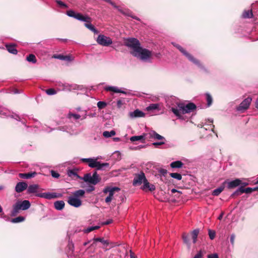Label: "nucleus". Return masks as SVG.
<instances>
[{"label":"nucleus","mask_w":258,"mask_h":258,"mask_svg":"<svg viewBox=\"0 0 258 258\" xmlns=\"http://www.w3.org/2000/svg\"><path fill=\"white\" fill-rule=\"evenodd\" d=\"M81 161L84 163H87L89 167L96 168L97 170H103L109 167V164L108 163H101L97 161V159L82 158L81 159Z\"/></svg>","instance_id":"1"},{"label":"nucleus","mask_w":258,"mask_h":258,"mask_svg":"<svg viewBox=\"0 0 258 258\" xmlns=\"http://www.w3.org/2000/svg\"><path fill=\"white\" fill-rule=\"evenodd\" d=\"M31 204L29 201L24 200L22 202H17L13 206V210L11 212V215L12 216H15L20 210H26L30 207Z\"/></svg>","instance_id":"2"},{"label":"nucleus","mask_w":258,"mask_h":258,"mask_svg":"<svg viewBox=\"0 0 258 258\" xmlns=\"http://www.w3.org/2000/svg\"><path fill=\"white\" fill-rule=\"evenodd\" d=\"M124 45L133 49V51L131 52L133 55H134V54L141 47L140 41L135 38H128L124 39Z\"/></svg>","instance_id":"3"},{"label":"nucleus","mask_w":258,"mask_h":258,"mask_svg":"<svg viewBox=\"0 0 258 258\" xmlns=\"http://www.w3.org/2000/svg\"><path fill=\"white\" fill-rule=\"evenodd\" d=\"M82 179L85 182H88L92 185H96L100 182L101 178L97 172L95 171L92 175L90 173L84 174Z\"/></svg>","instance_id":"4"},{"label":"nucleus","mask_w":258,"mask_h":258,"mask_svg":"<svg viewBox=\"0 0 258 258\" xmlns=\"http://www.w3.org/2000/svg\"><path fill=\"white\" fill-rule=\"evenodd\" d=\"M172 44L178 49L182 54L184 55L189 61L193 62L194 63L201 66V63L199 60L195 58L191 54L188 53L184 48L181 47L180 45L176 44L174 42H172Z\"/></svg>","instance_id":"5"},{"label":"nucleus","mask_w":258,"mask_h":258,"mask_svg":"<svg viewBox=\"0 0 258 258\" xmlns=\"http://www.w3.org/2000/svg\"><path fill=\"white\" fill-rule=\"evenodd\" d=\"M177 106L179 110L181 111L182 114L190 113L197 108L196 104L192 102L188 103L187 104L183 103H179L177 104Z\"/></svg>","instance_id":"6"},{"label":"nucleus","mask_w":258,"mask_h":258,"mask_svg":"<svg viewBox=\"0 0 258 258\" xmlns=\"http://www.w3.org/2000/svg\"><path fill=\"white\" fill-rule=\"evenodd\" d=\"M133 56L139 57L142 60H145L151 57L152 52L147 49L140 47Z\"/></svg>","instance_id":"7"},{"label":"nucleus","mask_w":258,"mask_h":258,"mask_svg":"<svg viewBox=\"0 0 258 258\" xmlns=\"http://www.w3.org/2000/svg\"><path fill=\"white\" fill-rule=\"evenodd\" d=\"M251 101L252 99L251 97H247L236 107V110L240 111L241 112H244L249 108Z\"/></svg>","instance_id":"8"},{"label":"nucleus","mask_w":258,"mask_h":258,"mask_svg":"<svg viewBox=\"0 0 258 258\" xmlns=\"http://www.w3.org/2000/svg\"><path fill=\"white\" fill-rule=\"evenodd\" d=\"M97 42L100 45L108 46L112 43L111 39L103 35H99L97 39Z\"/></svg>","instance_id":"9"},{"label":"nucleus","mask_w":258,"mask_h":258,"mask_svg":"<svg viewBox=\"0 0 258 258\" xmlns=\"http://www.w3.org/2000/svg\"><path fill=\"white\" fill-rule=\"evenodd\" d=\"M254 191V188L247 187L246 188H244L243 187H240L231 195L230 197L235 198L236 197H237L243 193L250 194Z\"/></svg>","instance_id":"10"},{"label":"nucleus","mask_w":258,"mask_h":258,"mask_svg":"<svg viewBox=\"0 0 258 258\" xmlns=\"http://www.w3.org/2000/svg\"><path fill=\"white\" fill-rule=\"evenodd\" d=\"M146 179L145 173L143 172H141L140 174L135 175L133 181V184L134 186L141 185L142 182L144 183Z\"/></svg>","instance_id":"11"},{"label":"nucleus","mask_w":258,"mask_h":258,"mask_svg":"<svg viewBox=\"0 0 258 258\" xmlns=\"http://www.w3.org/2000/svg\"><path fill=\"white\" fill-rule=\"evenodd\" d=\"M224 183L225 186L228 189H233L239 186L241 183V180L239 178H237L231 181L225 180Z\"/></svg>","instance_id":"12"},{"label":"nucleus","mask_w":258,"mask_h":258,"mask_svg":"<svg viewBox=\"0 0 258 258\" xmlns=\"http://www.w3.org/2000/svg\"><path fill=\"white\" fill-rule=\"evenodd\" d=\"M68 202L70 205L76 208L79 207L82 205V201L80 199L76 198L74 196L70 197Z\"/></svg>","instance_id":"13"},{"label":"nucleus","mask_w":258,"mask_h":258,"mask_svg":"<svg viewBox=\"0 0 258 258\" xmlns=\"http://www.w3.org/2000/svg\"><path fill=\"white\" fill-rule=\"evenodd\" d=\"M37 197L43 198L46 199L50 200L52 199H55L58 197V196L56 195V193H49V192H43L36 194Z\"/></svg>","instance_id":"14"},{"label":"nucleus","mask_w":258,"mask_h":258,"mask_svg":"<svg viewBox=\"0 0 258 258\" xmlns=\"http://www.w3.org/2000/svg\"><path fill=\"white\" fill-rule=\"evenodd\" d=\"M120 190V188L118 187H113L111 188V189L109 192V195L106 197L105 201L106 203H109L112 200L113 196L115 191H118Z\"/></svg>","instance_id":"15"},{"label":"nucleus","mask_w":258,"mask_h":258,"mask_svg":"<svg viewBox=\"0 0 258 258\" xmlns=\"http://www.w3.org/2000/svg\"><path fill=\"white\" fill-rule=\"evenodd\" d=\"M28 187L27 184L25 182H18L15 187V190L17 192H21Z\"/></svg>","instance_id":"16"},{"label":"nucleus","mask_w":258,"mask_h":258,"mask_svg":"<svg viewBox=\"0 0 258 258\" xmlns=\"http://www.w3.org/2000/svg\"><path fill=\"white\" fill-rule=\"evenodd\" d=\"M147 138H148L149 139L154 138L155 139L157 140H163L165 139L164 138L160 135L159 134H157L155 131H152L150 132V133L147 134Z\"/></svg>","instance_id":"17"},{"label":"nucleus","mask_w":258,"mask_h":258,"mask_svg":"<svg viewBox=\"0 0 258 258\" xmlns=\"http://www.w3.org/2000/svg\"><path fill=\"white\" fill-rule=\"evenodd\" d=\"M146 136H147V134H143L141 136L131 137L130 140L132 142L140 141L141 143H144L145 142Z\"/></svg>","instance_id":"18"},{"label":"nucleus","mask_w":258,"mask_h":258,"mask_svg":"<svg viewBox=\"0 0 258 258\" xmlns=\"http://www.w3.org/2000/svg\"><path fill=\"white\" fill-rule=\"evenodd\" d=\"M7 50L9 51V52L12 53L13 54H17L18 53V51L16 48L17 45L15 43L11 44H7L5 45Z\"/></svg>","instance_id":"19"},{"label":"nucleus","mask_w":258,"mask_h":258,"mask_svg":"<svg viewBox=\"0 0 258 258\" xmlns=\"http://www.w3.org/2000/svg\"><path fill=\"white\" fill-rule=\"evenodd\" d=\"M52 58L59 59L68 61H72L73 59L71 55H64L62 54H54Z\"/></svg>","instance_id":"20"},{"label":"nucleus","mask_w":258,"mask_h":258,"mask_svg":"<svg viewBox=\"0 0 258 258\" xmlns=\"http://www.w3.org/2000/svg\"><path fill=\"white\" fill-rule=\"evenodd\" d=\"M76 19L85 22H89L92 21V19L88 16H84L81 13H78L76 17Z\"/></svg>","instance_id":"21"},{"label":"nucleus","mask_w":258,"mask_h":258,"mask_svg":"<svg viewBox=\"0 0 258 258\" xmlns=\"http://www.w3.org/2000/svg\"><path fill=\"white\" fill-rule=\"evenodd\" d=\"M119 11L122 15H123L124 16L130 17H131L134 19H136L137 20H138V21L140 20L138 17L134 16L133 14V13L128 9L125 10H119Z\"/></svg>","instance_id":"22"},{"label":"nucleus","mask_w":258,"mask_h":258,"mask_svg":"<svg viewBox=\"0 0 258 258\" xmlns=\"http://www.w3.org/2000/svg\"><path fill=\"white\" fill-rule=\"evenodd\" d=\"M130 115L131 117H144L145 114L143 111L136 109L134 111L130 112Z\"/></svg>","instance_id":"23"},{"label":"nucleus","mask_w":258,"mask_h":258,"mask_svg":"<svg viewBox=\"0 0 258 258\" xmlns=\"http://www.w3.org/2000/svg\"><path fill=\"white\" fill-rule=\"evenodd\" d=\"M36 174H37V173L36 172L24 173H20L19 174V176L21 178L29 179V178L34 177Z\"/></svg>","instance_id":"24"},{"label":"nucleus","mask_w":258,"mask_h":258,"mask_svg":"<svg viewBox=\"0 0 258 258\" xmlns=\"http://www.w3.org/2000/svg\"><path fill=\"white\" fill-rule=\"evenodd\" d=\"M65 203L63 201H57L54 203V207L57 210H61L64 207Z\"/></svg>","instance_id":"25"},{"label":"nucleus","mask_w":258,"mask_h":258,"mask_svg":"<svg viewBox=\"0 0 258 258\" xmlns=\"http://www.w3.org/2000/svg\"><path fill=\"white\" fill-rule=\"evenodd\" d=\"M225 187L226 186L224 184V183L223 182L219 187L214 189L213 191L212 195L215 196H219L221 193V192L224 190Z\"/></svg>","instance_id":"26"},{"label":"nucleus","mask_w":258,"mask_h":258,"mask_svg":"<svg viewBox=\"0 0 258 258\" xmlns=\"http://www.w3.org/2000/svg\"><path fill=\"white\" fill-rule=\"evenodd\" d=\"M68 175L69 176L72 178L76 177V178H79L82 179V177L79 176L77 173V170L76 169H71L68 171Z\"/></svg>","instance_id":"27"},{"label":"nucleus","mask_w":258,"mask_h":258,"mask_svg":"<svg viewBox=\"0 0 258 258\" xmlns=\"http://www.w3.org/2000/svg\"><path fill=\"white\" fill-rule=\"evenodd\" d=\"M143 189L148 188L150 191H153L155 189V186L154 184H150L146 179L145 180L143 185Z\"/></svg>","instance_id":"28"},{"label":"nucleus","mask_w":258,"mask_h":258,"mask_svg":"<svg viewBox=\"0 0 258 258\" xmlns=\"http://www.w3.org/2000/svg\"><path fill=\"white\" fill-rule=\"evenodd\" d=\"M38 188L39 186L37 184L30 185L28 187V192L29 194L35 193L37 191Z\"/></svg>","instance_id":"29"},{"label":"nucleus","mask_w":258,"mask_h":258,"mask_svg":"<svg viewBox=\"0 0 258 258\" xmlns=\"http://www.w3.org/2000/svg\"><path fill=\"white\" fill-rule=\"evenodd\" d=\"M170 165L173 168H180L182 167L183 163L180 161H176L171 163Z\"/></svg>","instance_id":"30"},{"label":"nucleus","mask_w":258,"mask_h":258,"mask_svg":"<svg viewBox=\"0 0 258 258\" xmlns=\"http://www.w3.org/2000/svg\"><path fill=\"white\" fill-rule=\"evenodd\" d=\"M85 26L88 29L93 32L94 33L97 34L98 33V30L95 28V27L91 24V21L89 22H86L84 24Z\"/></svg>","instance_id":"31"},{"label":"nucleus","mask_w":258,"mask_h":258,"mask_svg":"<svg viewBox=\"0 0 258 258\" xmlns=\"http://www.w3.org/2000/svg\"><path fill=\"white\" fill-rule=\"evenodd\" d=\"M106 90L109 91H112L115 93H121L122 94H126V92L122 91L115 87H108L106 88Z\"/></svg>","instance_id":"32"},{"label":"nucleus","mask_w":258,"mask_h":258,"mask_svg":"<svg viewBox=\"0 0 258 258\" xmlns=\"http://www.w3.org/2000/svg\"><path fill=\"white\" fill-rule=\"evenodd\" d=\"M200 230L199 229H195L191 232V236L192 239L193 243H195L197 240V237L199 234Z\"/></svg>","instance_id":"33"},{"label":"nucleus","mask_w":258,"mask_h":258,"mask_svg":"<svg viewBox=\"0 0 258 258\" xmlns=\"http://www.w3.org/2000/svg\"><path fill=\"white\" fill-rule=\"evenodd\" d=\"M182 239L184 243L186 244L188 247H190V236L186 233H183L182 234Z\"/></svg>","instance_id":"34"},{"label":"nucleus","mask_w":258,"mask_h":258,"mask_svg":"<svg viewBox=\"0 0 258 258\" xmlns=\"http://www.w3.org/2000/svg\"><path fill=\"white\" fill-rule=\"evenodd\" d=\"M242 17L244 19L252 18L253 17L252 10H245L242 13Z\"/></svg>","instance_id":"35"},{"label":"nucleus","mask_w":258,"mask_h":258,"mask_svg":"<svg viewBox=\"0 0 258 258\" xmlns=\"http://www.w3.org/2000/svg\"><path fill=\"white\" fill-rule=\"evenodd\" d=\"M85 191L83 189H79L78 190L75 191L74 192H73V196L76 198H79V197H82L85 195Z\"/></svg>","instance_id":"36"},{"label":"nucleus","mask_w":258,"mask_h":258,"mask_svg":"<svg viewBox=\"0 0 258 258\" xmlns=\"http://www.w3.org/2000/svg\"><path fill=\"white\" fill-rule=\"evenodd\" d=\"M93 240L95 242H100L106 246L109 245L110 241L108 240H104L103 238H94Z\"/></svg>","instance_id":"37"},{"label":"nucleus","mask_w":258,"mask_h":258,"mask_svg":"<svg viewBox=\"0 0 258 258\" xmlns=\"http://www.w3.org/2000/svg\"><path fill=\"white\" fill-rule=\"evenodd\" d=\"M26 60L33 63H35L37 62L36 57L33 54H30L28 55L26 57Z\"/></svg>","instance_id":"38"},{"label":"nucleus","mask_w":258,"mask_h":258,"mask_svg":"<svg viewBox=\"0 0 258 258\" xmlns=\"http://www.w3.org/2000/svg\"><path fill=\"white\" fill-rule=\"evenodd\" d=\"M171 111L176 116L178 117L179 118L182 117V114L181 113V111L179 110V108L177 109L172 107L171 108Z\"/></svg>","instance_id":"39"},{"label":"nucleus","mask_w":258,"mask_h":258,"mask_svg":"<svg viewBox=\"0 0 258 258\" xmlns=\"http://www.w3.org/2000/svg\"><path fill=\"white\" fill-rule=\"evenodd\" d=\"M116 133L114 131L112 130L110 132L104 131L103 133V136L105 138H109L115 135Z\"/></svg>","instance_id":"40"},{"label":"nucleus","mask_w":258,"mask_h":258,"mask_svg":"<svg viewBox=\"0 0 258 258\" xmlns=\"http://www.w3.org/2000/svg\"><path fill=\"white\" fill-rule=\"evenodd\" d=\"M206 99H207V106L208 107H209L212 104L213 99H212L211 95L209 93H207L206 94Z\"/></svg>","instance_id":"41"},{"label":"nucleus","mask_w":258,"mask_h":258,"mask_svg":"<svg viewBox=\"0 0 258 258\" xmlns=\"http://www.w3.org/2000/svg\"><path fill=\"white\" fill-rule=\"evenodd\" d=\"M169 175L171 177L178 180H180L182 179V175L178 173H171Z\"/></svg>","instance_id":"42"},{"label":"nucleus","mask_w":258,"mask_h":258,"mask_svg":"<svg viewBox=\"0 0 258 258\" xmlns=\"http://www.w3.org/2000/svg\"><path fill=\"white\" fill-rule=\"evenodd\" d=\"M25 218L22 216H19L15 218H13L11 219V222L12 223H19L24 221Z\"/></svg>","instance_id":"43"},{"label":"nucleus","mask_w":258,"mask_h":258,"mask_svg":"<svg viewBox=\"0 0 258 258\" xmlns=\"http://www.w3.org/2000/svg\"><path fill=\"white\" fill-rule=\"evenodd\" d=\"M159 107V105L158 104H151L149 106L147 107V110L148 111L153 110L157 109Z\"/></svg>","instance_id":"44"},{"label":"nucleus","mask_w":258,"mask_h":258,"mask_svg":"<svg viewBox=\"0 0 258 258\" xmlns=\"http://www.w3.org/2000/svg\"><path fill=\"white\" fill-rule=\"evenodd\" d=\"M97 105L99 109H102L107 106V103L104 101H99Z\"/></svg>","instance_id":"45"},{"label":"nucleus","mask_w":258,"mask_h":258,"mask_svg":"<svg viewBox=\"0 0 258 258\" xmlns=\"http://www.w3.org/2000/svg\"><path fill=\"white\" fill-rule=\"evenodd\" d=\"M67 14L69 17H73L76 19V17L77 16L78 13H76L74 11L71 10L67 12Z\"/></svg>","instance_id":"46"},{"label":"nucleus","mask_w":258,"mask_h":258,"mask_svg":"<svg viewBox=\"0 0 258 258\" xmlns=\"http://www.w3.org/2000/svg\"><path fill=\"white\" fill-rule=\"evenodd\" d=\"M208 234L209 235V237L211 239L213 240L215 238V235H216V233H215V231L212 230L211 229H209Z\"/></svg>","instance_id":"47"},{"label":"nucleus","mask_w":258,"mask_h":258,"mask_svg":"<svg viewBox=\"0 0 258 258\" xmlns=\"http://www.w3.org/2000/svg\"><path fill=\"white\" fill-rule=\"evenodd\" d=\"M100 228V226H92L88 227L86 230V233L90 232L93 230L98 229Z\"/></svg>","instance_id":"48"},{"label":"nucleus","mask_w":258,"mask_h":258,"mask_svg":"<svg viewBox=\"0 0 258 258\" xmlns=\"http://www.w3.org/2000/svg\"><path fill=\"white\" fill-rule=\"evenodd\" d=\"M45 92L47 94L49 95H54L56 93V91L53 88L47 89L46 90Z\"/></svg>","instance_id":"49"},{"label":"nucleus","mask_w":258,"mask_h":258,"mask_svg":"<svg viewBox=\"0 0 258 258\" xmlns=\"http://www.w3.org/2000/svg\"><path fill=\"white\" fill-rule=\"evenodd\" d=\"M205 253V251L204 250H201L195 255L194 258H202Z\"/></svg>","instance_id":"50"},{"label":"nucleus","mask_w":258,"mask_h":258,"mask_svg":"<svg viewBox=\"0 0 258 258\" xmlns=\"http://www.w3.org/2000/svg\"><path fill=\"white\" fill-rule=\"evenodd\" d=\"M72 117H73L75 119H78L81 117V116L78 114L70 113L69 114V117L71 118Z\"/></svg>","instance_id":"51"},{"label":"nucleus","mask_w":258,"mask_h":258,"mask_svg":"<svg viewBox=\"0 0 258 258\" xmlns=\"http://www.w3.org/2000/svg\"><path fill=\"white\" fill-rule=\"evenodd\" d=\"M51 174L53 177L56 178H58L60 176V174L58 172H57L54 170L51 171Z\"/></svg>","instance_id":"52"},{"label":"nucleus","mask_w":258,"mask_h":258,"mask_svg":"<svg viewBox=\"0 0 258 258\" xmlns=\"http://www.w3.org/2000/svg\"><path fill=\"white\" fill-rule=\"evenodd\" d=\"M56 3H57V5H58L59 6H60L61 7H63L66 8H68V6L61 1L56 0Z\"/></svg>","instance_id":"53"},{"label":"nucleus","mask_w":258,"mask_h":258,"mask_svg":"<svg viewBox=\"0 0 258 258\" xmlns=\"http://www.w3.org/2000/svg\"><path fill=\"white\" fill-rule=\"evenodd\" d=\"M159 172L162 175L164 176H165L166 174L167 173V170L163 168L160 169Z\"/></svg>","instance_id":"54"},{"label":"nucleus","mask_w":258,"mask_h":258,"mask_svg":"<svg viewBox=\"0 0 258 258\" xmlns=\"http://www.w3.org/2000/svg\"><path fill=\"white\" fill-rule=\"evenodd\" d=\"M94 190H95V187H94V186L90 185L88 186V188L86 189V191L88 192H90Z\"/></svg>","instance_id":"55"},{"label":"nucleus","mask_w":258,"mask_h":258,"mask_svg":"<svg viewBox=\"0 0 258 258\" xmlns=\"http://www.w3.org/2000/svg\"><path fill=\"white\" fill-rule=\"evenodd\" d=\"M112 222H113V220L112 219H109V220H107L106 221L103 222L102 223V225H108V224L112 223Z\"/></svg>","instance_id":"56"},{"label":"nucleus","mask_w":258,"mask_h":258,"mask_svg":"<svg viewBox=\"0 0 258 258\" xmlns=\"http://www.w3.org/2000/svg\"><path fill=\"white\" fill-rule=\"evenodd\" d=\"M235 236L234 234H232L230 236V242L232 245L234 243V240H235Z\"/></svg>","instance_id":"57"},{"label":"nucleus","mask_w":258,"mask_h":258,"mask_svg":"<svg viewBox=\"0 0 258 258\" xmlns=\"http://www.w3.org/2000/svg\"><path fill=\"white\" fill-rule=\"evenodd\" d=\"M208 258H219L218 255L217 253H213L209 254L208 256Z\"/></svg>","instance_id":"58"},{"label":"nucleus","mask_w":258,"mask_h":258,"mask_svg":"<svg viewBox=\"0 0 258 258\" xmlns=\"http://www.w3.org/2000/svg\"><path fill=\"white\" fill-rule=\"evenodd\" d=\"M165 144L164 142H155L153 143V145L157 147L158 146L162 145Z\"/></svg>","instance_id":"59"},{"label":"nucleus","mask_w":258,"mask_h":258,"mask_svg":"<svg viewBox=\"0 0 258 258\" xmlns=\"http://www.w3.org/2000/svg\"><path fill=\"white\" fill-rule=\"evenodd\" d=\"M112 187H106L103 189V192L104 194H107V192H110V190L111 189Z\"/></svg>","instance_id":"60"},{"label":"nucleus","mask_w":258,"mask_h":258,"mask_svg":"<svg viewBox=\"0 0 258 258\" xmlns=\"http://www.w3.org/2000/svg\"><path fill=\"white\" fill-rule=\"evenodd\" d=\"M117 106L118 108H120L123 104V102L121 100H118L117 101Z\"/></svg>","instance_id":"61"},{"label":"nucleus","mask_w":258,"mask_h":258,"mask_svg":"<svg viewBox=\"0 0 258 258\" xmlns=\"http://www.w3.org/2000/svg\"><path fill=\"white\" fill-rule=\"evenodd\" d=\"M171 192L172 194H174V193H177L178 194H181V192L180 191H178L176 189H172L171 190Z\"/></svg>","instance_id":"62"},{"label":"nucleus","mask_w":258,"mask_h":258,"mask_svg":"<svg viewBox=\"0 0 258 258\" xmlns=\"http://www.w3.org/2000/svg\"><path fill=\"white\" fill-rule=\"evenodd\" d=\"M110 245V248L114 247L116 246V245H118V244H116L115 243L110 242V244H109Z\"/></svg>","instance_id":"63"},{"label":"nucleus","mask_w":258,"mask_h":258,"mask_svg":"<svg viewBox=\"0 0 258 258\" xmlns=\"http://www.w3.org/2000/svg\"><path fill=\"white\" fill-rule=\"evenodd\" d=\"M247 185H248V183L247 182H242L241 181V183L240 185H241L240 187H243V188H244V186H247Z\"/></svg>","instance_id":"64"}]
</instances>
